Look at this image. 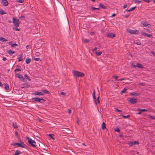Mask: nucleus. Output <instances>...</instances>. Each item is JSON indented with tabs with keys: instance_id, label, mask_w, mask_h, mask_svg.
Segmentation results:
<instances>
[{
	"instance_id": "1",
	"label": "nucleus",
	"mask_w": 155,
	"mask_h": 155,
	"mask_svg": "<svg viewBox=\"0 0 155 155\" xmlns=\"http://www.w3.org/2000/svg\"><path fill=\"white\" fill-rule=\"evenodd\" d=\"M27 139L28 140V143L30 145L31 147H35L37 146L36 142L34 140H32L31 138L27 137Z\"/></svg>"
},
{
	"instance_id": "2",
	"label": "nucleus",
	"mask_w": 155,
	"mask_h": 155,
	"mask_svg": "<svg viewBox=\"0 0 155 155\" xmlns=\"http://www.w3.org/2000/svg\"><path fill=\"white\" fill-rule=\"evenodd\" d=\"M32 100L33 102L35 101L41 103H43L45 101V100L44 99L42 98H39L38 97L32 98Z\"/></svg>"
},
{
	"instance_id": "3",
	"label": "nucleus",
	"mask_w": 155,
	"mask_h": 155,
	"mask_svg": "<svg viewBox=\"0 0 155 155\" xmlns=\"http://www.w3.org/2000/svg\"><path fill=\"white\" fill-rule=\"evenodd\" d=\"M12 22L14 25L16 27H18L19 25V20L16 18H13Z\"/></svg>"
},
{
	"instance_id": "4",
	"label": "nucleus",
	"mask_w": 155,
	"mask_h": 155,
	"mask_svg": "<svg viewBox=\"0 0 155 155\" xmlns=\"http://www.w3.org/2000/svg\"><path fill=\"white\" fill-rule=\"evenodd\" d=\"M73 74L74 76L76 77H82L84 75V74L83 73L76 71H73Z\"/></svg>"
},
{
	"instance_id": "5",
	"label": "nucleus",
	"mask_w": 155,
	"mask_h": 155,
	"mask_svg": "<svg viewBox=\"0 0 155 155\" xmlns=\"http://www.w3.org/2000/svg\"><path fill=\"white\" fill-rule=\"evenodd\" d=\"M127 101L131 104H134L138 102V99L134 98H130L128 99Z\"/></svg>"
},
{
	"instance_id": "6",
	"label": "nucleus",
	"mask_w": 155,
	"mask_h": 155,
	"mask_svg": "<svg viewBox=\"0 0 155 155\" xmlns=\"http://www.w3.org/2000/svg\"><path fill=\"white\" fill-rule=\"evenodd\" d=\"M141 26L147 27L148 28H150V25L147 24L146 21H142L141 22Z\"/></svg>"
},
{
	"instance_id": "7",
	"label": "nucleus",
	"mask_w": 155,
	"mask_h": 155,
	"mask_svg": "<svg viewBox=\"0 0 155 155\" xmlns=\"http://www.w3.org/2000/svg\"><path fill=\"white\" fill-rule=\"evenodd\" d=\"M128 32L131 34H138L139 32L137 30H133L131 29H128L127 30Z\"/></svg>"
},
{
	"instance_id": "8",
	"label": "nucleus",
	"mask_w": 155,
	"mask_h": 155,
	"mask_svg": "<svg viewBox=\"0 0 155 155\" xmlns=\"http://www.w3.org/2000/svg\"><path fill=\"white\" fill-rule=\"evenodd\" d=\"M16 77H17L18 78H19L21 81H25V78H24L23 76H22L21 74H17L15 75Z\"/></svg>"
},
{
	"instance_id": "9",
	"label": "nucleus",
	"mask_w": 155,
	"mask_h": 155,
	"mask_svg": "<svg viewBox=\"0 0 155 155\" xmlns=\"http://www.w3.org/2000/svg\"><path fill=\"white\" fill-rule=\"evenodd\" d=\"M141 34L143 36H146L147 37L151 38L152 37V35L148 34L143 31H141Z\"/></svg>"
},
{
	"instance_id": "10",
	"label": "nucleus",
	"mask_w": 155,
	"mask_h": 155,
	"mask_svg": "<svg viewBox=\"0 0 155 155\" xmlns=\"http://www.w3.org/2000/svg\"><path fill=\"white\" fill-rule=\"evenodd\" d=\"M139 144V142L137 141H134L132 142H130L128 143V144L130 146H132L134 145H137Z\"/></svg>"
},
{
	"instance_id": "11",
	"label": "nucleus",
	"mask_w": 155,
	"mask_h": 155,
	"mask_svg": "<svg viewBox=\"0 0 155 155\" xmlns=\"http://www.w3.org/2000/svg\"><path fill=\"white\" fill-rule=\"evenodd\" d=\"M23 143H14L13 145L14 146H16V145H18L19 147H22V148H25V145H23Z\"/></svg>"
},
{
	"instance_id": "12",
	"label": "nucleus",
	"mask_w": 155,
	"mask_h": 155,
	"mask_svg": "<svg viewBox=\"0 0 155 155\" xmlns=\"http://www.w3.org/2000/svg\"><path fill=\"white\" fill-rule=\"evenodd\" d=\"M33 94L35 95L43 96L44 95V93L41 92H38L37 91H35L34 92Z\"/></svg>"
},
{
	"instance_id": "13",
	"label": "nucleus",
	"mask_w": 155,
	"mask_h": 155,
	"mask_svg": "<svg viewBox=\"0 0 155 155\" xmlns=\"http://www.w3.org/2000/svg\"><path fill=\"white\" fill-rule=\"evenodd\" d=\"M99 97L98 96L96 99L95 98V99H93L94 100V101L96 105H97V104H99L100 103V101L99 100Z\"/></svg>"
},
{
	"instance_id": "14",
	"label": "nucleus",
	"mask_w": 155,
	"mask_h": 155,
	"mask_svg": "<svg viewBox=\"0 0 155 155\" xmlns=\"http://www.w3.org/2000/svg\"><path fill=\"white\" fill-rule=\"evenodd\" d=\"M108 38H113L115 37V34H113L111 33H108L107 35Z\"/></svg>"
},
{
	"instance_id": "15",
	"label": "nucleus",
	"mask_w": 155,
	"mask_h": 155,
	"mask_svg": "<svg viewBox=\"0 0 155 155\" xmlns=\"http://www.w3.org/2000/svg\"><path fill=\"white\" fill-rule=\"evenodd\" d=\"M2 3L3 5L4 6H6L8 4V2L7 0H2Z\"/></svg>"
},
{
	"instance_id": "16",
	"label": "nucleus",
	"mask_w": 155,
	"mask_h": 155,
	"mask_svg": "<svg viewBox=\"0 0 155 155\" xmlns=\"http://www.w3.org/2000/svg\"><path fill=\"white\" fill-rule=\"evenodd\" d=\"M130 94L133 95L134 96H139L140 95V94L139 93H136L134 92H131L130 93Z\"/></svg>"
},
{
	"instance_id": "17",
	"label": "nucleus",
	"mask_w": 155,
	"mask_h": 155,
	"mask_svg": "<svg viewBox=\"0 0 155 155\" xmlns=\"http://www.w3.org/2000/svg\"><path fill=\"white\" fill-rule=\"evenodd\" d=\"M9 45H10L12 47H15L16 46H18V45L15 43H13L11 41L9 42Z\"/></svg>"
},
{
	"instance_id": "18",
	"label": "nucleus",
	"mask_w": 155,
	"mask_h": 155,
	"mask_svg": "<svg viewBox=\"0 0 155 155\" xmlns=\"http://www.w3.org/2000/svg\"><path fill=\"white\" fill-rule=\"evenodd\" d=\"M23 85L24 86L23 87H21L22 88H23L24 87H30L29 85L27 83H24L23 84Z\"/></svg>"
},
{
	"instance_id": "19",
	"label": "nucleus",
	"mask_w": 155,
	"mask_h": 155,
	"mask_svg": "<svg viewBox=\"0 0 155 155\" xmlns=\"http://www.w3.org/2000/svg\"><path fill=\"white\" fill-rule=\"evenodd\" d=\"M5 89L6 90H7L9 89V87L8 84L7 83L5 84Z\"/></svg>"
},
{
	"instance_id": "20",
	"label": "nucleus",
	"mask_w": 155,
	"mask_h": 155,
	"mask_svg": "<svg viewBox=\"0 0 155 155\" xmlns=\"http://www.w3.org/2000/svg\"><path fill=\"white\" fill-rule=\"evenodd\" d=\"M41 91L43 92L42 93H44V94H49V92L46 90H41Z\"/></svg>"
},
{
	"instance_id": "21",
	"label": "nucleus",
	"mask_w": 155,
	"mask_h": 155,
	"mask_svg": "<svg viewBox=\"0 0 155 155\" xmlns=\"http://www.w3.org/2000/svg\"><path fill=\"white\" fill-rule=\"evenodd\" d=\"M136 66H137V67L139 68H143L142 65L141 64L138 63H137V64Z\"/></svg>"
},
{
	"instance_id": "22",
	"label": "nucleus",
	"mask_w": 155,
	"mask_h": 155,
	"mask_svg": "<svg viewBox=\"0 0 155 155\" xmlns=\"http://www.w3.org/2000/svg\"><path fill=\"white\" fill-rule=\"evenodd\" d=\"M136 8V7H134L132 8H130L129 9H127L126 10L127 11V12H130L131 11H132L133 10H134L135 8Z\"/></svg>"
},
{
	"instance_id": "23",
	"label": "nucleus",
	"mask_w": 155,
	"mask_h": 155,
	"mask_svg": "<svg viewBox=\"0 0 155 155\" xmlns=\"http://www.w3.org/2000/svg\"><path fill=\"white\" fill-rule=\"evenodd\" d=\"M21 153V152L19 150H17L15 152L14 155H19Z\"/></svg>"
},
{
	"instance_id": "24",
	"label": "nucleus",
	"mask_w": 155,
	"mask_h": 155,
	"mask_svg": "<svg viewBox=\"0 0 155 155\" xmlns=\"http://www.w3.org/2000/svg\"><path fill=\"white\" fill-rule=\"evenodd\" d=\"M31 61V59L30 58H29L26 60L25 62L27 64H29L30 63Z\"/></svg>"
},
{
	"instance_id": "25",
	"label": "nucleus",
	"mask_w": 155,
	"mask_h": 155,
	"mask_svg": "<svg viewBox=\"0 0 155 155\" xmlns=\"http://www.w3.org/2000/svg\"><path fill=\"white\" fill-rule=\"evenodd\" d=\"M18 61H22V60H23V56H22V54H20V57H19L18 58Z\"/></svg>"
},
{
	"instance_id": "26",
	"label": "nucleus",
	"mask_w": 155,
	"mask_h": 155,
	"mask_svg": "<svg viewBox=\"0 0 155 155\" xmlns=\"http://www.w3.org/2000/svg\"><path fill=\"white\" fill-rule=\"evenodd\" d=\"M106 128V124L104 122H103L102 124V129L104 130Z\"/></svg>"
},
{
	"instance_id": "27",
	"label": "nucleus",
	"mask_w": 155,
	"mask_h": 155,
	"mask_svg": "<svg viewBox=\"0 0 155 155\" xmlns=\"http://www.w3.org/2000/svg\"><path fill=\"white\" fill-rule=\"evenodd\" d=\"M99 5L100 7L102 8L105 9L106 8V7L103 4H100Z\"/></svg>"
},
{
	"instance_id": "28",
	"label": "nucleus",
	"mask_w": 155,
	"mask_h": 155,
	"mask_svg": "<svg viewBox=\"0 0 155 155\" xmlns=\"http://www.w3.org/2000/svg\"><path fill=\"white\" fill-rule=\"evenodd\" d=\"M6 13L4 12L3 10L1 9L0 10V14L2 15H3L6 14Z\"/></svg>"
},
{
	"instance_id": "29",
	"label": "nucleus",
	"mask_w": 155,
	"mask_h": 155,
	"mask_svg": "<svg viewBox=\"0 0 155 155\" xmlns=\"http://www.w3.org/2000/svg\"><path fill=\"white\" fill-rule=\"evenodd\" d=\"M95 53L97 55L99 56L102 54V52L101 51H100L98 52H97V51H95Z\"/></svg>"
},
{
	"instance_id": "30",
	"label": "nucleus",
	"mask_w": 155,
	"mask_h": 155,
	"mask_svg": "<svg viewBox=\"0 0 155 155\" xmlns=\"http://www.w3.org/2000/svg\"><path fill=\"white\" fill-rule=\"evenodd\" d=\"M12 124L13 127L15 129H16L18 128V127L17 126V124L15 122H13L12 123Z\"/></svg>"
},
{
	"instance_id": "31",
	"label": "nucleus",
	"mask_w": 155,
	"mask_h": 155,
	"mask_svg": "<svg viewBox=\"0 0 155 155\" xmlns=\"http://www.w3.org/2000/svg\"><path fill=\"white\" fill-rule=\"evenodd\" d=\"M15 51H12L11 50H9L8 51V53L10 54H12L15 53Z\"/></svg>"
},
{
	"instance_id": "32",
	"label": "nucleus",
	"mask_w": 155,
	"mask_h": 155,
	"mask_svg": "<svg viewBox=\"0 0 155 155\" xmlns=\"http://www.w3.org/2000/svg\"><path fill=\"white\" fill-rule=\"evenodd\" d=\"M92 96L93 99H95V90H94L92 94Z\"/></svg>"
},
{
	"instance_id": "33",
	"label": "nucleus",
	"mask_w": 155,
	"mask_h": 155,
	"mask_svg": "<svg viewBox=\"0 0 155 155\" xmlns=\"http://www.w3.org/2000/svg\"><path fill=\"white\" fill-rule=\"evenodd\" d=\"M24 76L25 78L28 79V80L29 81H31V79H30V78L27 75V74H25Z\"/></svg>"
},
{
	"instance_id": "34",
	"label": "nucleus",
	"mask_w": 155,
	"mask_h": 155,
	"mask_svg": "<svg viewBox=\"0 0 155 155\" xmlns=\"http://www.w3.org/2000/svg\"><path fill=\"white\" fill-rule=\"evenodd\" d=\"M138 110H140V111L142 112H145V111H147V110L146 109H138Z\"/></svg>"
},
{
	"instance_id": "35",
	"label": "nucleus",
	"mask_w": 155,
	"mask_h": 155,
	"mask_svg": "<svg viewBox=\"0 0 155 155\" xmlns=\"http://www.w3.org/2000/svg\"><path fill=\"white\" fill-rule=\"evenodd\" d=\"M127 89H126L125 88H124L122 91H121V93H124L126 92L127 90Z\"/></svg>"
},
{
	"instance_id": "36",
	"label": "nucleus",
	"mask_w": 155,
	"mask_h": 155,
	"mask_svg": "<svg viewBox=\"0 0 155 155\" xmlns=\"http://www.w3.org/2000/svg\"><path fill=\"white\" fill-rule=\"evenodd\" d=\"M134 2L135 3H139L141 2V1L138 0H134Z\"/></svg>"
},
{
	"instance_id": "37",
	"label": "nucleus",
	"mask_w": 155,
	"mask_h": 155,
	"mask_svg": "<svg viewBox=\"0 0 155 155\" xmlns=\"http://www.w3.org/2000/svg\"><path fill=\"white\" fill-rule=\"evenodd\" d=\"M149 118L153 120L155 119V117L154 116H149Z\"/></svg>"
},
{
	"instance_id": "38",
	"label": "nucleus",
	"mask_w": 155,
	"mask_h": 155,
	"mask_svg": "<svg viewBox=\"0 0 155 155\" xmlns=\"http://www.w3.org/2000/svg\"><path fill=\"white\" fill-rule=\"evenodd\" d=\"M24 2V0H18L17 1V2L19 3H23Z\"/></svg>"
},
{
	"instance_id": "39",
	"label": "nucleus",
	"mask_w": 155,
	"mask_h": 155,
	"mask_svg": "<svg viewBox=\"0 0 155 155\" xmlns=\"http://www.w3.org/2000/svg\"><path fill=\"white\" fill-rule=\"evenodd\" d=\"M48 135L49 136H50V137L52 139H54V138L53 137V135L52 134H49Z\"/></svg>"
},
{
	"instance_id": "40",
	"label": "nucleus",
	"mask_w": 155,
	"mask_h": 155,
	"mask_svg": "<svg viewBox=\"0 0 155 155\" xmlns=\"http://www.w3.org/2000/svg\"><path fill=\"white\" fill-rule=\"evenodd\" d=\"M122 117L124 118H127L128 117H129V116L127 115V116H124V115H122Z\"/></svg>"
},
{
	"instance_id": "41",
	"label": "nucleus",
	"mask_w": 155,
	"mask_h": 155,
	"mask_svg": "<svg viewBox=\"0 0 155 155\" xmlns=\"http://www.w3.org/2000/svg\"><path fill=\"white\" fill-rule=\"evenodd\" d=\"M114 131H116L117 132H120V130L119 128H117L114 130Z\"/></svg>"
},
{
	"instance_id": "42",
	"label": "nucleus",
	"mask_w": 155,
	"mask_h": 155,
	"mask_svg": "<svg viewBox=\"0 0 155 155\" xmlns=\"http://www.w3.org/2000/svg\"><path fill=\"white\" fill-rule=\"evenodd\" d=\"M97 49V48L96 47H95L92 50L93 52H94L96 51V50Z\"/></svg>"
},
{
	"instance_id": "43",
	"label": "nucleus",
	"mask_w": 155,
	"mask_h": 155,
	"mask_svg": "<svg viewBox=\"0 0 155 155\" xmlns=\"http://www.w3.org/2000/svg\"><path fill=\"white\" fill-rule=\"evenodd\" d=\"M34 60L35 61H38L40 60L39 58H34Z\"/></svg>"
},
{
	"instance_id": "44",
	"label": "nucleus",
	"mask_w": 155,
	"mask_h": 155,
	"mask_svg": "<svg viewBox=\"0 0 155 155\" xmlns=\"http://www.w3.org/2000/svg\"><path fill=\"white\" fill-rule=\"evenodd\" d=\"M21 70L20 68H16L15 70V72L19 71H20Z\"/></svg>"
},
{
	"instance_id": "45",
	"label": "nucleus",
	"mask_w": 155,
	"mask_h": 155,
	"mask_svg": "<svg viewBox=\"0 0 155 155\" xmlns=\"http://www.w3.org/2000/svg\"><path fill=\"white\" fill-rule=\"evenodd\" d=\"M92 9L93 10H95L96 9H99V8H95V7H92Z\"/></svg>"
},
{
	"instance_id": "46",
	"label": "nucleus",
	"mask_w": 155,
	"mask_h": 155,
	"mask_svg": "<svg viewBox=\"0 0 155 155\" xmlns=\"http://www.w3.org/2000/svg\"><path fill=\"white\" fill-rule=\"evenodd\" d=\"M143 1H145L149 3L151 1V0H143Z\"/></svg>"
},
{
	"instance_id": "47",
	"label": "nucleus",
	"mask_w": 155,
	"mask_h": 155,
	"mask_svg": "<svg viewBox=\"0 0 155 155\" xmlns=\"http://www.w3.org/2000/svg\"><path fill=\"white\" fill-rule=\"evenodd\" d=\"M89 41V40L88 39H85L84 41V42H86L87 43Z\"/></svg>"
},
{
	"instance_id": "48",
	"label": "nucleus",
	"mask_w": 155,
	"mask_h": 155,
	"mask_svg": "<svg viewBox=\"0 0 155 155\" xmlns=\"http://www.w3.org/2000/svg\"><path fill=\"white\" fill-rule=\"evenodd\" d=\"M151 53L155 56V52L153 51H151Z\"/></svg>"
},
{
	"instance_id": "49",
	"label": "nucleus",
	"mask_w": 155,
	"mask_h": 155,
	"mask_svg": "<svg viewBox=\"0 0 155 155\" xmlns=\"http://www.w3.org/2000/svg\"><path fill=\"white\" fill-rule=\"evenodd\" d=\"M134 44L137 45H141V44L140 43L137 42H134Z\"/></svg>"
},
{
	"instance_id": "50",
	"label": "nucleus",
	"mask_w": 155,
	"mask_h": 155,
	"mask_svg": "<svg viewBox=\"0 0 155 155\" xmlns=\"http://www.w3.org/2000/svg\"><path fill=\"white\" fill-rule=\"evenodd\" d=\"M115 110H116L117 111V112H122V111L121 110H119V109H115Z\"/></svg>"
},
{
	"instance_id": "51",
	"label": "nucleus",
	"mask_w": 155,
	"mask_h": 155,
	"mask_svg": "<svg viewBox=\"0 0 155 155\" xmlns=\"http://www.w3.org/2000/svg\"><path fill=\"white\" fill-rule=\"evenodd\" d=\"M114 78L115 79L117 80V79L118 78V77L117 76H114Z\"/></svg>"
},
{
	"instance_id": "52",
	"label": "nucleus",
	"mask_w": 155,
	"mask_h": 155,
	"mask_svg": "<svg viewBox=\"0 0 155 155\" xmlns=\"http://www.w3.org/2000/svg\"><path fill=\"white\" fill-rule=\"evenodd\" d=\"M127 4H125V5H124L123 6V8H126L127 7Z\"/></svg>"
},
{
	"instance_id": "53",
	"label": "nucleus",
	"mask_w": 155,
	"mask_h": 155,
	"mask_svg": "<svg viewBox=\"0 0 155 155\" xmlns=\"http://www.w3.org/2000/svg\"><path fill=\"white\" fill-rule=\"evenodd\" d=\"M0 41H2L3 42H4L5 41H7V39H0Z\"/></svg>"
},
{
	"instance_id": "54",
	"label": "nucleus",
	"mask_w": 155,
	"mask_h": 155,
	"mask_svg": "<svg viewBox=\"0 0 155 155\" xmlns=\"http://www.w3.org/2000/svg\"><path fill=\"white\" fill-rule=\"evenodd\" d=\"M20 19H21V18H25V17L24 16H21L19 17Z\"/></svg>"
},
{
	"instance_id": "55",
	"label": "nucleus",
	"mask_w": 155,
	"mask_h": 155,
	"mask_svg": "<svg viewBox=\"0 0 155 155\" xmlns=\"http://www.w3.org/2000/svg\"><path fill=\"white\" fill-rule=\"evenodd\" d=\"M13 29L16 31H18L20 30L18 28H13Z\"/></svg>"
},
{
	"instance_id": "56",
	"label": "nucleus",
	"mask_w": 155,
	"mask_h": 155,
	"mask_svg": "<svg viewBox=\"0 0 155 155\" xmlns=\"http://www.w3.org/2000/svg\"><path fill=\"white\" fill-rule=\"evenodd\" d=\"M124 80V78H121L120 79H119L117 80L120 81H122V80Z\"/></svg>"
},
{
	"instance_id": "57",
	"label": "nucleus",
	"mask_w": 155,
	"mask_h": 155,
	"mask_svg": "<svg viewBox=\"0 0 155 155\" xmlns=\"http://www.w3.org/2000/svg\"><path fill=\"white\" fill-rule=\"evenodd\" d=\"M0 86L1 87H3V85L1 82H0Z\"/></svg>"
},
{
	"instance_id": "58",
	"label": "nucleus",
	"mask_w": 155,
	"mask_h": 155,
	"mask_svg": "<svg viewBox=\"0 0 155 155\" xmlns=\"http://www.w3.org/2000/svg\"><path fill=\"white\" fill-rule=\"evenodd\" d=\"M60 94L61 95H65V94L64 92H61Z\"/></svg>"
},
{
	"instance_id": "59",
	"label": "nucleus",
	"mask_w": 155,
	"mask_h": 155,
	"mask_svg": "<svg viewBox=\"0 0 155 155\" xmlns=\"http://www.w3.org/2000/svg\"><path fill=\"white\" fill-rule=\"evenodd\" d=\"M141 114V112H140L138 113H136V114L137 115V114Z\"/></svg>"
},
{
	"instance_id": "60",
	"label": "nucleus",
	"mask_w": 155,
	"mask_h": 155,
	"mask_svg": "<svg viewBox=\"0 0 155 155\" xmlns=\"http://www.w3.org/2000/svg\"><path fill=\"white\" fill-rule=\"evenodd\" d=\"M6 60V58H2V60L3 61H5Z\"/></svg>"
},
{
	"instance_id": "61",
	"label": "nucleus",
	"mask_w": 155,
	"mask_h": 155,
	"mask_svg": "<svg viewBox=\"0 0 155 155\" xmlns=\"http://www.w3.org/2000/svg\"><path fill=\"white\" fill-rule=\"evenodd\" d=\"M116 14H113L112 15L111 17H114L115 16Z\"/></svg>"
},
{
	"instance_id": "62",
	"label": "nucleus",
	"mask_w": 155,
	"mask_h": 155,
	"mask_svg": "<svg viewBox=\"0 0 155 155\" xmlns=\"http://www.w3.org/2000/svg\"><path fill=\"white\" fill-rule=\"evenodd\" d=\"M68 113L69 114H70L71 113V110L70 109H69L68 110Z\"/></svg>"
},
{
	"instance_id": "63",
	"label": "nucleus",
	"mask_w": 155,
	"mask_h": 155,
	"mask_svg": "<svg viewBox=\"0 0 155 155\" xmlns=\"http://www.w3.org/2000/svg\"><path fill=\"white\" fill-rule=\"evenodd\" d=\"M140 85H142V86H144V84L143 83H140Z\"/></svg>"
},
{
	"instance_id": "64",
	"label": "nucleus",
	"mask_w": 155,
	"mask_h": 155,
	"mask_svg": "<svg viewBox=\"0 0 155 155\" xmlns=\"http://www.w3.org/2000/svg\"><path fill=\"white\" fill-rule=\"evenodd\" d=\"M15 135L17 136H18V133L17 132H15Z\"/></svg>"
}]
</instances>
